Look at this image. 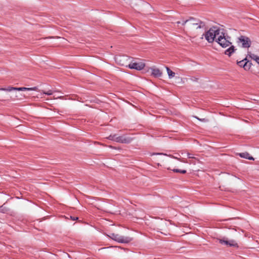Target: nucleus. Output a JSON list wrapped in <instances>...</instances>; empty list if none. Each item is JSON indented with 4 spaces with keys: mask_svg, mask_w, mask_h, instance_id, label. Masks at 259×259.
Listing matches in <instances>:
<instances>
[{
    "mask_svg": "<svg viewBox=\"0 0 259 259\" xmlns=\"http://www.w3.org/2000/svg\"><path fill=\"white\" fill-rule=\"evenodd\" d=\"M221 33V30L217 27H212L204 34L205 39L209 42H213Z\"/></svg>",
    "mask_w": 259,
    "mask_h": 259,
    "instance_id": "f257e3e1",
    "label": "nucleus"
},
{
    "mask_svg": "<svg viewBox=\"0 0 259 259\" xmlns=\"http://www.w3.org/2000/svg\"><path fill=\"white\" fill-rule=\"evenodd\" d=\"M183 25H187L188 30L191 32L195 29L201 28L203 26V23L199 21L194 18H190L189 20L184 21L182 23Z\"/></svg>",
    "mask_w": 259,
    "mask_h": 259,
    "instance_id": "f03ea898",
    "label": "nucleus"
},
{
    "mask_svg": "<svg viewBox=\"0 0 259 259\" xmlns=\"http://www.w3.org/2000/svg\"><path fill=\"white\" fill-rule=\"evenodd\" d=\"M236 42L239 47L244 49L249 48L252 44L250 38L244 35L238 36L236 38Z\"/></svg>",
    "mask_w": 259,
    "mask_h": 259,
    "instance_id": "7ed1b4c3",
    "label": "nucleus"
},
{
    "mask_svg": "<svg viewBox=\"0 0 259 259\" xmlns=\"http://www.w3.org/2000/svg\"><path fill=\"white\" fill-rule=\"evenodd\" d=\"M107 138L110 140L124 144H129L133 140V138L130 137L126 135L119 136L117 134L111 135Z\"/></svg>",
    "mask_w": 259,
    "mask_h": 259,
    "instance_id": "20e7f679",
    "label": "nucleus"
},
{
    "mask_svg": "<svg viewBox=\"0 0 259 259\" xmlns=\"http://www.w3.org/2000/svg\"><path fill=\"white\" fill-rule=\"evenodd\" d=\"M228 38H226L225 36L224 33L223 32H221L220 34L216 38V42H217L222 47L227 48L231 45V42Z\"/></svg>",
    "mask_w": 259,
    "mask_h": 259,
    "instance_id": "39448f33",
    "label": "nucleus"
},
{
    "mask_svg": "<svg viewBox=\"0 0 259 259\" xmlns=\"http://www.w3.org/2000/svg\"><path fill=\"white\" fill-rule=\"evenodd\" d=\"M38 88L36 87H34L33 88H25V87H21V88H15L12 87L11 86L8 87L7 88H0V91H5V92H12L13 91H37Z\"/></svg>",
    "mask_w": 259,
    "mask_h": 259,
    "instance_id": "423d86ee",
    "label": "nucleus"
},
{
    "mask_svg": "<svg viewBox=\"0 0 259 259\" xmlns=\"http://www.w3.org/2000/svg\"><path fill=\"white\" fill-rule=\"evenodd\" d=\"M116 62L121 66L128 67L131 59L126 56H116L114 58Z\"/></svg>",
    "mask_w": 259,
    "mask_h": 259,
    "instance_id": "0eeeda50",
    "label": "nucleus"
},
{
    "mask_svg": "<svg viewBox=\"0 0 259 259\" xmlns=\"http://www.w3.org/2000/svg\"><path fill=\"white\" fill-rule=\"evenodd\" d=\"M145 66V64L142 61H130L128 68L132 69H136L137 70H141Z\"/></svg>",
    "mask_w": 259,
    "mask_h": 259,
    "instance_id": "6e6552de",
    "label": "nucleus"
},
{
    "mask_svg": "<svg viewBox=\"0 0 259 259\" xmlns=\"http://www.w3.org/2000/svg\"><path fill=\"white\" fill-rule=\"evenodd\" d=\"M109 237L113 240L120 243H128L131 240V239L130 237L122 236L114 233L111 234Z\"/></svg>",
    "mask_w": 259,
    "mask_h": 259,
    "instance_id": "1a4fd4ad",
    "label": "nucleus"
},
{
    "mask_svg": "<svg viewBox=\"0 0 259 259\" xmlns=\"http://www.w3.org/2000/svg\"><path fill=\"white\" fill-rule=\"evenodd\" d=\"M237 64L240 66H242L244 68V69L246 70H249L252 65V63L251 62H249L248 59H247V57H246L243 60L238 62Z\"/></svg>",
    "mask_w": 259,
    "mask_h": 259,
    "instance_id": "9d476101",
    "label": "nucleus"
},
{
    "mask_svg": "<svg viewBox=\"0 0 259 259\" xmlns=\"http://www.w3.org/2000/svg\"><path fill=\"white\" fill-rule=\"evenodd\" d=\"M219 242L221 244H224L229 246H233V247H238V244L237 242L234 240H228L227 239H225V238L223 239H219Z\"/></svg>",
    "mask_w": 259,
    "mask_h": 259,
    "instance_id": "9b49d317",
    "label": "nucleus"
},
{
    "mask_svg": "<svg viewBox=\"0 0 259 259\" xmlns=\"http://www.w3.org/2000/svg\"><path fill=\"white\" fill-rule=\"evenodd\" d=\"M151 71V75L155 77H160L162 75V72L158 68L152 67L149 68Z\"/></svg>",
    "mask_w": 259,
    "mask_h": 259,
    "instance_id": "f8f14e48",
    "label": "nucleus"
},
{
    "mask_svg": "<svg viewBox=\"0 0 259 259\" xmlns=\"http://www.w3.org/2000/svg\"><path fill=\"white\" fill-rule=\"evenodd\" d=\"M236 50V49H235L234 46H231L229 48L225 51V54L226 55L231 56Z\"/></svg>",
    "mask_w": 259,
    "mask_h": 259,
    "instance_id": "ddd939ff",
    "label": "nucleus"
},
{
    "mask_svg": "<svg viewBox=\"0 0 259 259\" xmlns=\"http://www.w3.org/2000/svg\"><path fill=\"white\" fill-rule=\"evenodd\" d=\"M258 57L259 56H257L256 55L252 54L250 52H248L247 55L246 57H247V59H248V58L249 57V58H251V59H252L254 61H256Z\"/></svg>",
    "mask_w": 259,
    "mask_h": 259,
    "instance_id": "4468645a",
    "label": "nucleus"
},
{
    "mask_svg": "<svg viewBox=\"0 0 259 259\" xmlns=\"http://www.w3.org/2000/svg\"><path fill=\"white\" fill-rule=\"evenodd\" d=\"M239 155L241 157L245 158L246 159H249V160H253L254 159L252 157L250 156L249 154L248 153H246H246H240Z\"/></svg>",
    "mask_w": 259,
    "mask_h": 259,
    "instance_id": "2eb2a0df",
    "label": "nucleus"
},
{
    "mask_svg": "<svg viewBox=\"0 0 259 259\" xmlns=\"http://www.w3.org/2000/svg\"><path fill=\"white\" fill-rule=\"evenodd\" d=\"M166 69L169 78H172L175 76V73L171 70L168 67H166Z\"/></svg>",
    "mask_w": 259,
    "mask_h": 259,
    "instance_id": "dca6fc26",
    "label": "nucleus"
},
{
    "mask_svg": "<svg viewBox=\"0 0 259 259\" xmlns=\"http://www.w3.org/2000/svg\"><path fill=\"white\" fill-rule=\"evenodd\" d=\"M174 172H180V173H182V174H185L186 172V170H180V169H171Z\"/></svg>",
    "mask_w": 259,
    "mask_h": 259,
    "instance_id": "f3484780",
    "label": "nucleus"
},
{
    "mask_svg": "<svg viewBox=\"0 0 259 259\" xmlns=\"http://www.w3.org/2000/svg\"><path fill=\"white\" fill-rule=\"evenodd\" d=\"M42 93L45 95H51L53 94V92L52 90H49L47 92L46 91H42Z\"/></svg>",
    "mask_w": 259,
    "mask_h": 259,
    "instance_id": "a211bd4d",
    "label": "nucleus"
},
{
    "mask_svg": "<svg viewBox=\"0 0 259 259\" xmlns=\"http://www.w3.org/2000/svg\"><path fill=\"white\" fill-rule=\"evenodd\" d=\"M169 156L172 157V158L177 159L179 160L180 161L183 162H188L187 161H186L185 160H184L183 159H181L178 158H177V157H176L175 156H171V155H169Z\"/></svg>",
    "mask_w": 259,
    "mask_h": 259,
    "instance_id": "6ab92c4d",
    "label": "nucleus"
},
{
    "mask_svg": "<svg viewBox=\"0 0 259 259\" xmlns=\"http://www.w3.org/2000/svg\"><path fill=\"white\" fill-rule=\"evenodd\" d=\"M154 159V160L155 161H164V159L163 158H155Z\"/></svg>",
    "mask_w": 259,
    "mask_h": 259,
    "instance_id": "aec40b11",
    "label": "nucleus"
},
{
    "mask_svg": "<svg viewBox=\"0 0 259 259\" xmlns=\"http://www.w3.org/2000/svg\"><path fill=\"white\" fill-rule=\"evenodd\" d=\"M161 155V156H164L166 155L163 154L162 153H153V154H151V155Z\"/></svg>",
    "mask_w": 259,
    "mask_h": 259,
    "instance_id": "412c9836",
    "label": "nucleus"
},
{
    "mask_svg": "<svg viewBox=\"0 0 259 259\" xmlns=\"http://www.w3.org/2000/svg\"><path fill=\"white\" fill-rule=\"evenodd\" d=\"M188 156L189 158H195L194 157H193L191 154L188 153Z\"/></svg>",
    "mask_w": 259,
    "mask_h": 259,
    "instance_id": "4be33fe9",
    "label": "nucleus"
},
{
    "mask_svg": "<svg viewBox=\"0 0 259 259\" xmlns=\"http://www.w3.org/2000/svg\"><path fill=\"white\" fill-rule=\"evenodd\" d=\"M255 62L258 64H259V57H258V58L256 59V60L255 61Z\"/></svg>",
    "mask_w": 259,
    "mask_h": 259,
    "instance_id": "5701e85b",
    "label": "nucleus"
},
{
    "mask_svg": "<svg viewBox=\"0 0 259 259\" xmlns=\"http://www.w3.org/2000/svg\"><path fill=\"white\" fill-rule=\"evenodd\" d=\"M72 218V219L73 220H77L78 219L77 218H74H74Z\"/></svg>",
    "mask_w": 259,
    "mask_h": 259,
    "instance_id": "b1692460",
    "label": "nucleus"
},
{
    "mask_svg": "<svg viewBox=\"0 0 259 259\" xmlns=\"http://www.w3.org/2000/svg\"><path fill=\"white\" fill-rule=\"evenodd\" d=\"M169 163L170 164H174V162H173L172 161H169Z\"/></svg>",
    "mask_w": 259,
    "mask_h": 259,
    "instance_id": "393cba45",
    "label": "nucleus"
},
{
    "mask_svg": "<svg viewBox=\"0 0 259 259\" xmlns=\"http://www.w3.org/2000/svg\"><path fill=\"white\" fill-rule=\"evenodd\" d=\"M58 98L59 99H62L63 98V97L62 96H60V97H59Z\"/></svg>",
    "mask_w": 259,
    "mask_h": 259,
    "instance_id": "a878e982",
    "label": "nucleus"
},
{
    "mask_svg": "<svg viewBox=\"0 0 259 259\" xmlns=\"http://www.w3.org/2000/svg\"><path fill=\"white\" fill-rule=\"evenodd\" d=\"M177 23L179 24H180V23H181V22H180V21H178V22H177Z\"/></svg>",
    "mask_w": 259,
    "mask_h": 259,
    "instance_id": "bb28decb",
    "label": "nucleus"
},
{
    "mask_svg": "<svg viewBox=\"0 0 259 259\" xmlns=\"http://www.w3.org/2000/svg\"><path fill=\"white\" fill-rule=\"evenodd\" d=\"M198 119L199 120H202L201 119H199V118H198ZM204 120V119H203V120Z\"/></svg>",
    "mask_w": 259,
    "mask_h": 259,
    "instance_id": "cd10ccee",
    "label": "nucleus"
}]
</instances>
